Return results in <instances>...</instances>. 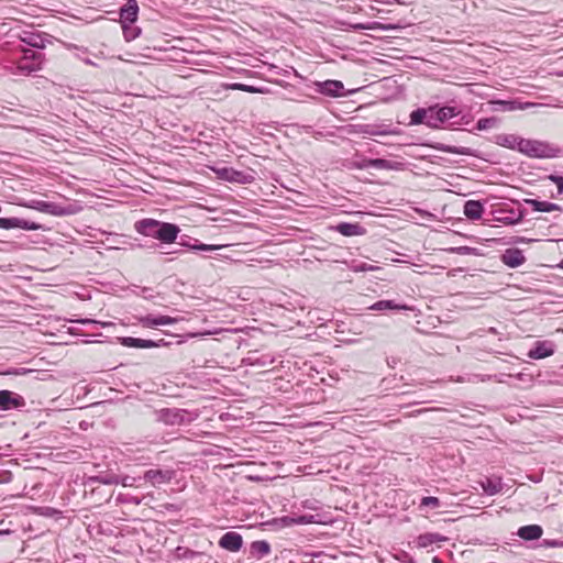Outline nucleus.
Instances as JSON below:
<instances>
[{
  "mask_svg": "<svg viewBox=\"0 0 563 563\" xmlns=\"http://www.w3.org/2000/svg\"><path fill=\"white\" fill-rule=\"evenodd\" d=\"M134 229L137 233L159 240L162 243H173L180 231L178 225L169 222H162L155 219H142L136 221Z\"/></svg>",
  "mask_w": 563,
  "mask_h": 563,
  "instance_id": "nucleus-1",
  "label": "nucleus"
},
{
  "mask_svg": "<svg viewBox=\"0 0 563 563\" xmlns=\"http://www.w3.org/2000/svg\"><path fill=\"white\" fill-rule=\"evenodd\" d=\"M23 56L13 62L10 71L13 75L29 76L38 71L43 67L45 60L44 55L33 49H22Z\"/></svg>",
  "mask_w": 563,
  "mask_h": 563,
  "instance_id": "nucleus-2",
  "label": "nucleus"
},
{
  "mask_svg": "<svg viewBox=\"0 0 563 563\" xmlns=\"http://www.w3.org/2000/svg\"><path fill=\"white\" fill-rule=\"evenodd\" d=\"M519 152L532 158H550L555 156V150L548 143L521 139Z\"/></svg>",
  "mask_w": 563,
  "mask_h": 563,
  "instance_id": "nucleus-3",
  "label": "nucleus"
},
{
  "mask_svg": "<svg viewBox=\"0 0 563 563\" xmlns=\"http://www.w3.org/2000/svg\"><path fill=\"white\" fill-rule=\"evenodd\" d=\"M158 420L168 426H179L190 421L187 419L188 412L178 408H166L157 412Z\"/></svg>",
  "mask_w": 563,
  "mask_h": 563,
  "instance_id": "nucleus-4",
  "label": "nucleus"
},
{
  "mask_svg": "<svg viewBox=\"0 0 563 563\" xmlns=\"http://www.w3.org/2000/svg\"><path fill=\"white\" fill-rule=\"evenodd\" d=\"M36 209L41 212L56 217L69 216L77 212V208L73 205L63 206L56 202L48 201H37Z\"/></svg>",
  "mask_w": 563,
  "mask_h": 563,
  "instance_id": "nucleus-5",
  "label": "nucleus"
},
{
  "mask_svg": "<svg viewBox=\"0 0 563 563\" xmlns=\"http://www.w3.org/2000/svg\"><path fill=\"white\" fill-rule=\"evenodd\" d=\"M316 91L331 98L345 96L344 85L340 80L328 79L324 81H316Z\"/></svg>",
  "mask_w": 563,
  "mask_h": 563,
  "instance_id": "nucleus-6",
  "label": "nucleus"
},
{
  "mask_svg": "<svg viewBox=\"0 0 563 563\" xmlns=\"http://www.w3.org/2000/svg\"><path fill=\"white\" fill-rule=\"evenodd\" d=\"M176 475V472L173 470H158L152 468L144 473L143 478L146 482H150L154 487H157L162 484L169 483Z\"/></svg>",
  "mask_w": 563,
  "mask_h": 563,
  "instance_id": "nucleus-7",
  "label": "nucleus"
},
{
  "mask_svg": "<svg viewBox=\"0 0 563 563\" xmlns=\"http://www.w3.org/2000/svg\"><path fill=\"white\" fill-rule=\"evenodd\" d=\"M217 174L221 179L230 183L249 184L253 180L252 175L229 167L218 169Z\"/></svg>",
  "mask_w": 563,
  "mask_h": 563,
  "instance_id": "nucleus-8",
  "label": "nucleus"
},
{
  "mask_svg": "<svg viewBox=\"0 0 563 563\" xmlns=\"http://www.w3.org/2000/svg\"><path fill=\"white\" fill-rule=\"evenodd\" d=\"M219 545L230 552H238L243 545L242 536L234 531L225 532L220 538Z\"/></svg>",
  "mask_w": 563,
  "mask_h": 563,
  "instance_id": "nucleus-9",
  "label": "nucleus"
},
{
  "mask_svg": "<svg viewBox=\"0 0 563 563\" xmlns=\"http://www.w3.org/2000/svg\"><path fill=\"white\" fill-rule=\"evenodd\" d=\"M25 405L22 396L14 394L10 390L0 391V408L2 410H10Z\"/></svg>",
  "mask_w": 563,
  "mask_h": 563,
  "instance_id": "nucleus-10",
  "label": "nucleus"
},
{
  "mask_svg": "<svg viewBox=\"0 0 563 563\" xmlns=\"http://www.w3.org/2000/svg\"><path fill=\"white\" fill-rule=\"evenodd\" d=\"M177 321H178L177 318H173L169 316H153V314H147V316L141 317L139 319V322L144 328H156L158 325H169V324L176 323Z\"/></svg>",
  "mask_w": 563,
  "mask_h": 563,
  "instance_id": "nucleus-11",
  "label": "nucleus"
},
{
  "mask_svg": "<svg viewBox=\"0 0 563 563\" xmlns=\"http://www.w3.org/2000/svg\"><path fill=\"white\" fill-rule=\"evenodd\" d=\"M554 353V343L550 341H538L533 349L528 352L532 360H541Z\"/></svg>",
  "mask_w": 563,
  "mask_h": 563,
  "instance_id": "nucleus-12",
  "label": "nucleus"
},
{
  "mask_svg": "<svg viewBox=\"0 0 563 563\" xmlns=\"http://www.w3.org/2000/svg\"><path fill=\"white\" fill-rule=\"evenodd\" d=\"M526 261V257L521 250L519 249H508L501 255V262L510 267L516 268L521 266Z\"/></svg>",
  "mask_w": 563,
  "mask_h": 563,
  "instance_id": "nucleus-13",
  "label": "nucleus"
},
{
  "mask_svg": "<svg viewBox=\"0 0 563 563\" xmlns=\"http://www.w3.org/2000/svg\"><path fill=\"white\" fill-rule=\"evenodd\" d=\"M139 5L136 0H128L120 9V19L123 23H133L137 19Z\"/></svg>",
  "mask_w": 563,
  "mask_h": 563,
  "instance_id": "nucleus-14",
  "label": "nucleus"
},
{
  "mask_svg": "<svg viewBox=\"0 0 563 563\" xmlns=\"http://www.w3.org/2000/svg\"><path fill=\"white\" fill-rule=\"evenodd\" d=\"M484 206L477 200H467L464 203V214L467 219L476 221L482 218Z\"/></svg>",
  "mask_w": 563,
  "mask_h": 563,
  "instance_id": "nucleus-15",
  "label": "nucleus"
},
{
  "mask_svg": "<svg viewBox=\"0 0 563 563\" xmlns=\"http://www.w3.org/2000/svg\"><path fill=\"white\" fill-rule=\"evenodd\" d=\"M525 203L529 205L536 212H552L562 210L561 206L558 203L540 201L537 199H525Z\"/></svg>",
  "mask_w": 563,
  "mask_h": 563,
  "instance_id": "nucleus-16",
  "label": "nucleus"
},
{
  "mask_svg": "<svg viewBox=\"0 0 563 563\" xmlns=\"http://www.w3.org/2000/svg\"><path fill=\"white\" fill-rule=\"evenodd\" d=\"M479 485L488 496H494L503 489V482L500 477H487L484 481H481Z\"/></svg>",
  "mask_w": 563,
  "mask_h": 563,
  "instance_id": "nucleus-17",
  "label": "nucleus"
},
{
  "mask_svg": "<svg viewBox=\"0 0 563 563\" xmlns=\"http://www.w3.org/2000/svg\"><path fill=\"white\" fill-rule=\"evenodd\" d=\"M542 528L538 525H529L519 528L517 534L519 538L528 541L538 540L542 536Z\"/></svg>",
  "mask_w": 563,
  "mask_h": 563,
  "instance_id": "nucleus-18",
  "label": "nucleus"
},
{
  "mask_svg": "<svg viewBox=\"0 0 563 563\" xmlns=\"http://www.w3.org/2000/svg\"><path fill=\"white\" fill-rule=\"evenodd\" d=\"M521 139L522 137L515 134H498L495 137V143L503 147L519 151V142Z\"/></svg>",
  "mask_w": 563,
  "mask_h": 563,
  "instance_id": "nucleus-19",
  "label": "nucleus"
},
{
  "mask_svg": "<svg viewBox=\"0 0 563 563\" xmlns=\"http://www.w3.org/2000/svg\"><path fill=\"white\" fill-rule=\"evenodd\" d=\"M369 309L376 310V311H383V310H387V309H390V310H412V308L409 307L408 305H406V303H397L394 300H379V301L375 302L374 305H372L369 307Z\"/></svg>",
  "mask_w": 563,
  "mask_h": 563,
  "instance_id": "nucleus-20",
  "label": "nucleus"
},
{
  "mask_svg": "<svg viewBox=\"0 0 563 563\" xmlns=\"http://www.w3.org/2000/svg\"><path fill=\"white\" fill-rule=\"evenodd\" d=\"M336 231L344 236H356L364 233V228L357 223L341 222L336 225Z\"/></svg>",
  "mask_w": 563,
  "mask_h": 563,
  "instance_id": "nucleus-21",
  "label": "nucleus"
},
{
  "mask_svg": "<svg viewBox=\"0 0 563 563\" xmlns=\"http://www.w3.org/2000/svg\"><path fill=\"white\" fill-rule=\"evenodd\" d=\"M120 342L123 346H126V347H134V349L154 347L153 340L124 336V338H120Z\"/></svg>",
  "mask_w": 563,
  "mask_h": 563,
  "instance_id": "nucleus-22",
  "label": "nucleus"
},
{
  "mask_svg": "<svg viewBox=\"0 0 563 563\" xmlns=\"http://www.w3.org/2000/svg\"><path fill=\"white\" fill-rule=\"evenodd\" d=\"M499 212L500 213H504V212L508 213L507 216L496 217L495 218L496 221L501 222L504 224H508V225L518 224L523 219V211H518L517 212L514 209H511V210H507V211L500 210Z\"/></svg>",
  "mask_w": 563,
  "mask_h": 563,
  "instance_id": "nucleus-23",
  "label": "nucleus"
},
{
  "mask_svg": "<svg viewBox=\"0 0 563 563\" xmlns=\"http://www.w3.org/2000/svg\"><path fill=\"white\" fill-rule=\"evenodd\" d=\"M401 164L398 162H393V161H388V159H384V158H369V159H367L366 166H371V168H376V169L391 170V169H398V167Z\"/></svg>",
  "mask_w": 563,
  "mask_h": 563,
  "instance_id": "nucleus-24",
  "label": "nucleus"
},
{
  "mask_svg": "<svg viewBox=\"0 0 563 563\" xmlns=\"http://www.w3.org/2000/svg\"><path fill=\"white\" fill-rule=\"evenodd\" d=\"M460 114V110H457L455 107L444 106V107H438L437 106V115L440 120V124H443L448 122L450 119L455 118Z\"/></svg>",
  "mask_w": 563,
  "mask_h": 563,
  "instance_id": "nucleus-25",
  "label": "nucleus"
},
{
  "mask_svg": "<svg viewBox=\"0 0 563 563\" xmlns=\"http://www.w3.org/2000/svg\"><path fill=\"white\" fill-rule=\"evenodd\" d=\"M271 552V545L267 541L258 540L254 541L251 544V553L258 559H262L266 555H268Z\"/></svg>",
  "mask_w": 563,
  "mask_h": 563,
  "instance_id": "nucleus-26",
  "label": "nucleus"
},
{
  "mask_svg": "<svg viewBox=\"0 0 563 563\" xmlns=\"http://www.w3.org/2000/svg\"><path fill=\"white\" fill-rule=\"evenodd\" d=\"M21 41L34 48H43L45 46V40L36 33H24L21 36Z\"/></svg>",
  "mask_w": 563,
  "mask_h": 563,
  "instance_id": "nucleus-27",
  "label": "nucleus"
},
{
  "mask_svg": "<svg viewBox=\"0 0 563 563\" xmlns=\"http://www.w3.org/2000/svg\"><path fill=\"white\" fill-rule=\"evenodd\" d=\"M427 108H418L410 113V125L426 124Z\"/></svg>",
  "mask_w": 563,
  "mask_h": 563,
  "instance_id": "nucleus-28",
  "label": "nucleus"
},
{
  "mask_svg": "<svg viewBox=\"0 0 563 563\" xmlns=\"http://www.w3.org/2000/svg\"><path fill=\"white\" fill-rule=\"evenodd\" d=\"M426 125L432 129L440 128V120L437 115V106L427 108Z\"/></svg>",
  "mask_w": 563,
  "mask_h": 563,
  "instance_id": "nucleus-29",
  "label": "nucleus"
},
{
  "mask_svg": "<svg viewBox=\"0 0 563 563\" xmlns=\"http://www.w3.org/2000/svg\"><path fill=\"white\" fill-rule=\"evenodd\" d=\"M437 148L444 153H449V154L470 155V153H471L468 147H457V146L444 145V144H441Z\"/></svg>",
  "mask_w": 563,
  "mask_h": 563,
  "instance_id": "nucleus-30",
  "label": "nucleus"
},
{
  "mask_svg": "<svg viewBox=\"0 0 563 563\" xmlns=\"http://www.w3.org/2000/svg\"><path fill=\"white\" fill-rule=\"evenodd\" d=\"M440 540H442V538L439 534L427 533L418 538V544L424 548Z\"/></svg>",
  "mask_w": 563,
  "mask_h": 563,
  "instance_id": "nucleus-31",
  "label": "nucleus"
},
{
  "mask_svg": "<svg viewBox=\"0 0 563 563\" xmlns=\"http://www.w3.org/2000/svg\"><path fill=\"white\" fill-rule=\"evenodd\" d=\"M498 120L494 117L492 118H483L479 119L476 123V129L478 131L488 130L494 128L497 124Z\"/></svg>",
  "mask_w": 563,
  "mask_h": 563,
  "instance_id": "nucleus-32",
  "label": "nucleus"
},
{
  "mask_svg": "<svg viewBox=\"0 0 563 563\" xmlns=\"http://www.w3.org/2000/svg\"><path fill=\"white\" fill-rule=\"evenodd\" d=\"M188 247L194 251L206 252V251L219 250L222 247V245L205 244V243H200V242L196 241L192 245H188Z\"/></svg>",
  "mask_w": 563,
  "mask_h": 563,
  "instance_id": "nucleus-33",
  "label": "nucleus"
},
{
  "mask_svg": "<svg viewBox=\"0 0 563 563\" xmlns=\"http://www.w3.org/2000/svg\"><path fill=\"white\" fill-rule=\"evenodd\" d=\"M448 252L452 253V254H457V255H475L477 253L476 249L471 247V246L450 247L448 250Z\"/></svg>",
  "mask_w": 563,
  "mask_h": 563,
  "instance_id": "nucleus-34",
  "label": "nucleus"
},
{
  "mask_svg": "<svg viewBox=\"0 0 563 563\" xmlns=\"http://www.w3.org/2000/svg\"><path fill=\"white\" fill-rule=\"evenodd\" d=\"M93 481H96L100 484H103V485H118L119 476H117V475L97 476L93 478Z\"/></svg>",
  "mask_w": 563,
  "mask_h": 563,
  "instance_id": "nucleus-35",
  "label": "nucleus"
},
{
  "mask_svg": "<svg viewBox=\"0 0 563 563\" xmlns=\"http://www.w3.org/2000/svg\"><path fill=\"white\" fill-rule=\"evenodd\" d=\"M440 506V500L437 497L428 496L423 497L420 501L419 507H431V508H438Z\"/></svg>",
  "mask_w": 563,
  "mask_h": 563,
  "instance_id": "nucleus-36",
  "label": "nucleus"
},
{
  "mask_svg": "<svg viewBox=\"0 0 563 563\" xmlns=\"http://www.w3.org/2000/svg\"><path fill=\"white\" fill-rule=\"evenodd\" d=\"M312 518L313 516H298V517H291V518H285V520H288L289 522L291 523H296V525H306V523H311L313 522L312 521Z\"/></svg>",
  "mask_w": 563,
  "mask_h": 563,
  "instance_id": "nucleus-37",
  "label": "nucleus"
},
{
  "mask_svg": "<svg viewBox=\"0 0 563 563\" xmlns=\"http://www.w3.org/2000/svg\"><path fill=\"white\" fill-rule=\"evenodd\" d=\"M363 132L366 133V134H369V135H388V134H391L390 131L388 130H380V129H377L373 125H366L364 129H363Z\"/></svg>",
  "mask_w": 563,
  "mask_h": 563,
  "instance_id": "nucleus-38",
  "label": "nucleus"
},
{
  "mask_svg": "<svg viewBox=\"0 0 563 563\" xmlns=\"http://www.w3.org/2000/svg\"><path fill=\"white\" fill-rule=\"evenodd\" d=\"M548 179L558 186V194L562 195L563 194V176H560L556 174H551L548 176Z\"/></svg>",
  "mask_w": 563,
  "mask_h": 563,
  "instance_id": "nucleus-39",
  "label": "nucleus"
},
{
  "mask_svg": "<svg viewBox=\"0 0 563 563\" xmlns=\"http://www.w3.org/2000/svg\"><path fill=\"white\" fill-rule=\"evenodd\" d=\"M124 37L126 41H132L139 36L140 30L135 27H128L123 25Z\"/></svg>",
  "mask_w": 563,
  "mask_h": 563,
  "instance_id": "nucleus-40",
  "label": "nucleus"
},
{
  "mask_svg": "<svg viewBox=\"0 0 563 563\" xmlns=\"http://www.w3.org/2000/svg\"><path fill=\"white\" fill-rule=\"evenodd\" d=\"M360 29H363V30H394L396 26L394 25H384V24H380V23H377L375 22L373 25L371 26H365V25H358Z\"/></svg>",
  "mask_w": 563,
  "mask_h": 563,
  "instance_id": "nucleus-41",
  "label": "nucleus"
},
{
  "mask_svg": "<svg viewBox=\"0 0 563 563\" xmlns=\"http://www.w3.org/2000/svg\"><path fill=\"white\" fill-rule=\"evenodd\" d=\"M232 88L241 90V91L252 92V93L260 91V89H257L256 87L250 86V85H245V84H234L232 86Z\"/></svg>",
  "mask_w": 563,
  "mask_h": 563,
  "instance_id": "nucleus-42",
  "label": "nucleus"
},
{
  "mask_svg": "<svg viewBox=\"0 0 563 563\" xmlns=\"http://www.w3.org/2000/svg\"><path fill=\"white\" fill-rule=\"evenodd\" d=\"M136 478L131 476H123L122 478L119 477V484H121L124 487H132L135 484Z\"/></svg>",
  "mask_w": 563,
  "mask_h": 563,
  "instance_id": "nucleus-43",
  "label": "nucleus"
},
{
  "mask_svg": "<svg viewBox=\"0 0 563 563\" xmlns=\"http://www.w3.org/2000/svg\"><path fill=\"white\" fill-rule=\"evenodd\" d=\"M76 322L81 323V324H101L102 327L111 325L110 322H101V321L93 320V319H79V320H76Z\"/></svg>",
  "mask_w": 563,
  "mask_h": 563,
  "instance_id": "nucleus-44",
  "label": "nucleus"
},
{
  "mask_svg": "<svg viewBox=\"0 0 563 563\" xmlns=\"http://www.w3.org/2000/svg\"><path fill=\"white\" fill-rule=\"evenodd\" d=\"M29 372H31V369H27V368H24V367H19V368L8 369L3 374L4 375H24V374H26Z\"/></svg>",
  "mask_w": 563,
  "mask_h": 563,
  "instance_id": "nucleus-45",
  "label": "nucleus"
},
{
  "mask_svg": "<svg viewBox=\"0 0 563 563\" xmlns=\"http://www.w3.org/2000/svg\"><path fill=\"white\" fill-rule=\"evenodd\" d=\"M354 272H366V271H373L374 267L371 266V265H367V264H361V265H355L353 267Z\"/></svg>",
  "mask_w": 563,
  "mask_h": 563,
  "instance_id": "nucleus-46",
  "label": "nucleus"
},
{
  "mask_svg": "<svg viewBox=\"0 0 563 563\" xmlns=\"http://www.w3.org/2000/svg\"><path fill=\"white\" fill-rule=\"evenodd\" d=\"M367 159L368 158H364L362 159L361 162H354L353 163V166L357 169H367V168H371V166H363V165H367Z\"/></svg>",
  "mask_w": 563,
  "mask_h": 563,
  "instance_id": "nucleus-47",
  "label": "nucleus"
},
{
  "mask_svg": "<svg viewBox=\"0 0 563 563\" xmlns=\"http://www.w3.org/2000/svg\"><path fill=\"white\" fill-rule=\"evenodd\" d=\"M154 347H161V346H168L169 342L165 341L164 339L153 341Z\"/></svg>",
  "mask_w": 563,
  "mask_h": 563,
  "instance_id": "nucleus-48",
  "label": "nucleus"
},
{
  "mask_svg": "<svg viewBox=\"0 0 563 563\" xmlns=\"http://www.w3.org/2000/svg\"><path fill=\"white\" fill-rule=\"evenodd\" d=\"M496 103L504 106L505 109H512V107H510V102L508 101H497Z\"/></svg>",
  "mask_w": 563,
  "mask_h": 563,
  "instance_id": "nucleus-49",
  "label": "nucleus"
},
{
  "mask_svg": "<svg viewBox=\"0 0 563 563\" xmlns=\"http://www.w3.org/2000/svg\"><path fill=\"white\" fill-rule=\"evenodd\" d=\"M53 512H55V510H54L53 508H45V511H44V512H42V514H43V515H51V514H53Z\"/></svg>",
  "mask_w": 563,
  "mask_h": 563,
  "instance_id": "nucleus-50",
  "label": "nucleus"
},
{
  "mask_svg": "<svg viewBox=\"0 0 563 563\" xmlns=\"http://www.w3.org/2000/svg\"><path fill=\"white\" fill-rule=\"evenodd\" d=\"M198 335H200V334L199 333H188L187 334V336H189V338H195V336H198Z\"/></svg>",
  "mask_w": 563,
  "mask_h": 563,
  "instance_id": "nucleus-51",
  "label": "nucleus"
},
{
  "mask_svg": "<svg viewBox=\"0 0 563 563\" xmlns=\"http://www.w3.org/2000/svg\"><path fill=\"white\" fill-rule=\"evenodd\" d=\"M432 562H433V563H441V560H440L439 558L434 556V558H433V560H432Z\"/></svg>",
  "mask_w": 563,
  "mask_h": 563,
  "instance_id": "nucleus-52",
  "label": "nucleus"
},
{
  "mask_svg": "<svg viewBox=\"0 0 563 563\" xmlns=\"http://www.w3.org/2000/svg\"><path fill=\"white\" fill-rule=\"evenodd\" d=\"M488 331H489L490 333H494V334L497 332V330H496L495 328H489V330H488Z\"/></svg>",
  "mask_w": 563,
  "mask_h": 563,
  "instance_id": "nucleus-53",
  "label": "nucleus"
},
{
  "mask_svg": "<svg viewBox=\"0 0 563 563\" xmlns=\"http://www.w3.org/2000/svg\"><path fill=\"white\" fill-rule=\"evenodd\" d=\"M181 245H184V246H187V247H188V245H189V244H188V241L181 242Z\"/></svg>",
  "mask_w": 563,
  "mask_h": 563,
  "instance_id": "nucleus-54",
  "label": "nucleus"
},
{
  "mask_svg": "<svg viewBox=\"0 0 563 563\" xmlns=\"http://www.w3.org/2000/svg\"><path fill=\"white\" fill-rule=\"evenodd\" d=\"M559 267L563 268V260L560 262Z\"/></svg>",
  "mask_w": 563,
  "mask_h": 563,
  "instance_id": "nucleus-55",
  "label": "nucleus"
},
{
  "mask_svg": "<svg viewBox=\"0 0 563 563\" xmlns=\"http://www.w3.org/2000/svg\"><path fill=\"white\" fill-rule=\"evenodd\" d=\"M427 410H428V409H423V411H427ZM421 412H422V410H418V413H421Z\"/></svg>",
  "mask_w": 563,
  "mask_h": 563,
  "instance_id": "nucleus-56",
  "label": "nucleus"
},
{
  "mask_svg": "<svg viewBox=\"0 0 563 563\" xmlns=\"http://www.w3.org/2000/svg\"><path fill=\"white\" fill-rule=\"evenodd\" d=\"M559 76H562L563 77V70L561 73H559Z\"/></svg>",
  "mask_w": 563,
  "mask_h": 563,
  "instance_id": "nucleus-57",
  "label": "nucleus"
}]
</instances>
